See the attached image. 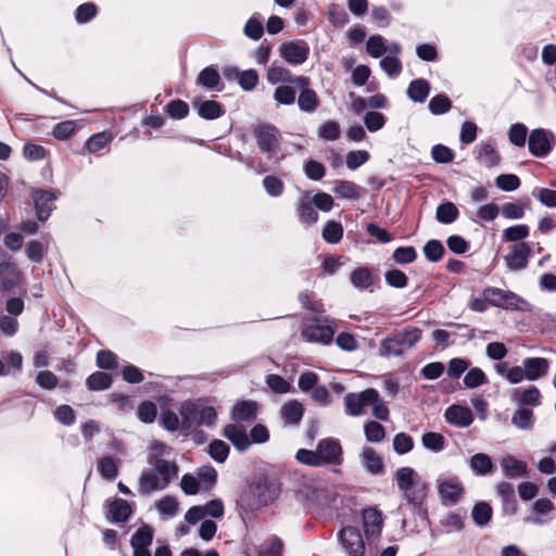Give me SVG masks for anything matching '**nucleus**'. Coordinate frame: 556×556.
Returning a JSON list of instances; mask_svg holds the SVG:
<instances>
[{
    "label": "nucleus",
    "instance_id": "nucleus-6",
    "mask_svg": "<svg viewBox=\"0 0 556 556\" xmlns=\"http://www.w3.org/2000/svg\"><path fill=\"white\" fill-rule=\"evenodd\" d=\"M252 134L261 153L266 154L268 159L280 152L282 140L281 131L273 124L261 123L253 127Z\"/></svg>",
    "mask_w": 556,
    "mask_h": 556
},
{
    "label": "nucleus",
    "instance_id": "nucleus-24",
    "mask_svg": "<svg viewBox=\"0 0 556 556\" xmlns=\"http://www.w3.org/2000/svg\"><path fill=\"white\" fill-rule=\"evenodd\" d=\"M332 191L338 198L346 200H358L364 193V189L350 180L338 179L333 181Z\"/></svg>",
    "mask_w": 556,
    "mask_h": 556
},
{
    "label": "nucleus",
    "instance_id": "nucleus-58",
    "mask_svg": "<svg viewBox=\"0 0 556 556\" xmlns=\"http://www.w3.org/2000/svg\"><path fill=\"white\" fill-rule=\"evenodd\" d=\"M392 258L396 264H410L416 261L417 252L414 247H399L394 250Z\"/></svg>",
    "mask_w": 556,
    "mask_h": 556
},
{
    "label": "nucleus",
    "instance_id": "nucleus-9",
    "mask_svg": "<svg viewBox=\"0 0 556 556\" xmlns=\"http://www.w3.org/2000/svg\"><path fill=\"white\" fill-rule=\"evenodd\" d=\"M552 132L539 128L531 131L528 140L529 151L536 157H545L553 149Z\"/></svg>",
    "mask_w": 556,
    "mask_h": 556
},
{
    "label": "nucleus",
    "instance_id": "nucleus-19",
    "mask_svg": "<svg viewBox=\"0 0 556 556\" xmlns=\"http://www.w3.org/2000/svg\"><path fill=\"white\" fill-rule=\"evenodd\" d=\"M363 526L368 540L377 539L380 535L383 526L381 513L371 507L364 509Z\"/></svg>",
    "mask_w": 556,
    "mask_h": 556
},
{
    "label": "nucleus",
    "instance_id": "nucleus-33",
    "mask_svg": "<svg viewBox=\"0 0 556 556\" xmlns=\"http://www.w3.org/2000/svg\"><path fill=\"white\" fill-rule=\"evenodd\" d=\"M503 473L507 478H518L527 475V464L523 460L513 456H507L502 460Z\"/></svg>",
    "mask_w": 556,
    "mask_h": 556
},
{
    "label": "nucleus",
    "instance_id": "nucleus-36",
    "mask_svg": "<svg viewBox=\"0 0 556 556\" xmlns=\"http://www.w3.org/2000/svg\"><path fill=\"white\" fill-rule=\"evenodd\" d=\"M459 216V211L457 206L450 201L443 202L437 207L435 218L441 224H452Z\"/></svg>",
    "mask_w": 556,
    "mask_h": 556
},
{
    "label": "nucleus",
    "instance_id": "nucleus-35",
    "mask_svg": "<svg viewBox=\"0 0 556 556\" xmlns=\"http://www.w3.org/2000/svg\"><path fill=\"white\" fill-rule=\"evenodd\" d=\"M511 424L520 430H531L534 425L533 410L526 407L517 408L511 416Z\"/></svg>",
    "mask_w": 556,
    "mask_h": 556
},
{
    "label": "nucleus",
    "instance_id": "nucleus-22",
    "mask_svg": "<svg viewBox=\"0 0 556 556\" xmlns=\"http://www.w3.org/2000/svg\"><path fill=\"white\" fill-rule=\"evenodd\" d=\"M526 379L535 381L547 375L549 361L544 357H527L522 361Z\"/></svg>",
    "mask_w": 556,
    "mask_h": 556
},
{
    "label": "nucleus",
    "instance_id": "nucleus-60",
    "mask_svg": "<svg viewBox=\"0 0 556 556\" xmlns=\"http://www.w3.org/2000/svg\"><path fill=\"white\" fill-rule=\"evenodd\" d=\"M178 502L174 496L165 495L156 502L155 506L161 515H165L169 518L176 516L178 511Z\"/></svg>",
    "mask_w": 556,
    "mask_h": 556
},
{
    "label": "nucleus",
    "instance_id": "nucleus-44",
    "mask_svg": "<svg viewBox=\"0 0 556 556\" xmlns=\"http://www.w3.org/2000/svg\"><path fill=\"white\" fill-rule=\"evenodd\" d=\"M220 81L218 71L212 66L202 70L198 76V84L207 89H215Z\"/></svg>",
    "mask_w": 556,
    "mask_h": 556
},
{
    "label": "nucleus",
    "instance_id": "nucleus-53",
    "mask_svg": "<svg viewBox=\"0 0 556 556\" xmlns=\"http://www.w3.org/2000/svg\"><path fill=\"white\" fill-rule=\"evenodd\" d=\"M384 279L388 286L396 289L405 288L408 282L406 274L397 268L387 270L384 273Z\"/></svg>",
    "mask_w": 556,
    "mask_h": 556
},
{
    "label": "nucleus",
    "instance_id": "nucleus-48",
    "mask_svg": "<svg viewBox=\"0 0 556 556\" xmlns=\"http://www.w3.org/2000/svg\"><path fill=\"white\" fill-rule=\"evenodd\" d=\"M414 445L413 438L405 432H399L393 438V450L399 455L409 453L414 448Z\"/></svg>",
    "mask_w": 556,
    "mask_h": 556
},
{
    "label": "nucleus",
    "instance_id": "nucleus-39",
    "mask_svg": "<svg viewBox=\"0 0 556 556\" xmlns=\"http://www.w3.org/2000/svg\"><path fill=\"white\" fill-rule=\"evenodd\" d=\"M478 159L488 168L496 166L500 162V155L490 142L482 143L479 147Z\"/></svg>",
    "mask_w": 556,
    "mask_h": 556
},
{
    "label": "nucleus",
    "instance_id": "nucleus-17",
    "mask_svg": "<svg viewBox=\"0 0 556 556\" xmlns=\"http://www.w3.org/2000/svg\"><path fill=\"white\" fill-rule=\"evenodd\" d=\"M438 492L442 501L455 504L464 495V488L458 478L454 477L440 481L438 484Z\"/></svg>",
    "mask_w": 556,
    "mask_h": 556
},
{
    "label": "nucleus",
    "instance_id": "nucleus-30",
    "mask_svg": "<svg viewBox=\"0 0 556 556\" xmlns=\"http://www.w3.org/2000/svg\"><path fill=\"white\" fill-rule=\"evenodd\" d=\"M469 466L476 476H486L494 470L492 458L484 453L472 455L469 460Z\"/></svg>",
    "mask_w": 556,
    "mask_h": 556
},
{
    "label": "nucleus",
    "instance_id": "nucleus-52",
    "mask_svg": "<svg viewBox=\"0 0 556 556\" xmlns=\"http://www.w3.org/2000/svg\"><path fill=\"white\" fill-rule=\"evenodd\" d=\"M529 236V227L520 224L510 226L503 231V240L506 242H517Z\"/></svg>",
    "mask_w": 556,
    "mask_h": 556
},
{
    "label": "nucleus",
    "instance_id": "nucleus-21",
    "mask_svg": "<svg viewBox=\"0 0 556 556\" xmlns=\"http://www.w3.org/2000/svg\"><path fill=\"white\" fill-rule=\"evenodd\" d=\"M33 198L38 219L41 222L48 219L54 208L55 194L46 190H37L34 192Z\"/></svg>",
    "mask_w": 556,
    "mask_h": 556
},
{
    "label": "nucleus",
    "instance_id": "nucleus-38",
    "mask_svg": "<svg viewBox=\"0 0 556 556\" xmlns=\"http://www.w3.org/2000/svg\"><path fill=\"white\" fill-rule=\"evenodd\" d=\"M313 202L303 198L298 206V215L301 223L313 225L318 220V213L316 212Z\"/></svg>",
    "mask_w": 556,
    "mask_h": 556
},
{
    "label": "nucleus",
    "instance_id": "nucleus-56",
    "mask_svg": "<svg viewBox=\"0 0 556 556\" xmlns=\"http://www.w3.org/2000/svg\"><path fill=\"white\" fill-rule=\"evenodd\" d=\"M488 382L486 376L481 368L473 367L464 377V384L469 389L478 388Z\"/></svg>",
    "mask_w": 556,
    "mask_h": 556
},
{
    "label": "nucleus",
    "instance_id": "nucleus-1",
    "mask_svg": "<svg viewBox=\"0 0 556 556\" xmlns=\"http://www.w3.org/2000/svg\"><path fill=\"white\" fill-rule=\"evenodd\" d=\"M279 486L267 478H257L242 491L238 498L239 507L245 513H254L271 504L279 495Z\"/></svg>",
    "mask_w": 556,
    "mask_h": 556
},
{
    "label": "nucleus",
    "instance_id": "nucleus-18",
    "mask_svg": "<svg viewBox=\"0 0 556 556\" xmlns=\"http://www.w3.org/2000/svg\"><path fill=\"white\" fill-rule=\"evenodd\" d=\"M444 418L450 425L458 428L469 427L473 421L471 410L466 406L456 404L451 405L445 409Z\"/></svg>",
    "mask_w": 556,
    "mask_h": 556
},
{
    "label": "nucleus",
    "instance_id": "nucleus-40",
    "mask_svg": "<svg viewBox=\"0 0 556 556\" xmlns=\"http://www.w3.org/2000/svg\"><path fill=\"white\" fill-rule=\"evenodd\" d=\"M343 226L336 220H328L323 229V239L330 244H337L343 237Z\"/></svg>",
    "mask_w": 556,
    "mask_h": 556
},
{
    "label": "nucleus",
    "instance_id": "nucleus-13",
    "mask_svg": "<svg viewBox=\"0 0 556 556\" xmlns=\"http://www.w3.org/2000/svg\"><path fill=\"white\" fill-rule=\"evenodd\" d=\"M104 507L105 517L112 523L127 522L134 513L130 504L119 497L114 498L112 502H106Z\"/></svg>",
    "mask_w": 556,
    "mask_h": 556
},
{
    "label": "nucleus",
    "instance_id": "nucleus-57",
    "mask_svg": "<svg viewBox=\"0 0 556 556\" xmlns=\"http://www.w3.org/2000/svg\"><path fill=\"white\" fill-rule=\"evenodd\" d=\"M340 125L336 121H328L318 127V136L321 139L334 141L340 138Z\"/></svg>",
    "mask_w": 556,
    "mask_h": 556
},
{
    "label": "nucleus",
    "instance_id": "nucleus-62",
    "mask_svg": "<svg viewBox=\"0 0 556 556\" xmlns=\"http://www.w3.org/2000/svg\"><path fill=\"white\" fill-rule=\"evenodd\" d=\"M138 418L146 424H151L155 420L157 415V407L151 401H143L137 409Z\"/></svg>",
    "mask_w": 556,
    "mask_h": 556
},
{
    "label": "nucleus",
    "instance_id": "nucleus-7",
    "mask_svg": "<svg viewBox=\"0 0 556 556\" xmlns=\"http://www.w3.org/2000/svg\"><path fill=\"white\" fill-rule=\"evenodd\" d=\"M377 401V390L366 389L358 393H348L344 396L345 412L350 416H359L364 413L365 407Z\"/></svg>",
    "mask_w": 556,
    "mask_h": 556
},
{
    "label": "nucleus",
    "instance_id": "nucleus-32",
    "mask_svg": "<svg viewBox=\"0 0 556 556\" xmlns=\"http://www.w3.org/2000/svg\"><path fill=\"white\" fill-rule=\"evenodd\" d=\"M198 114L207 121L216 119L224 114L223 106L215 100L195 102Z\"/></svg>",
    "mask_w": 556,
    "mask_h": 556
},
{
    "label": "nucleus",
    "instance_id": "nucleus-27",
    "mask_svg": "<svg viewBox=\"0 0 556 556\" xmlns=\"http://www.w3.org/2000/svg\"><path fill=\"white\" fill-rule=\"evenodd\" d=\"M363 467L371 475H380L383 472V462L375 448L370 446L364 447L361 454Z\"/></svg>",
    "mask_w": 556,
    "mask_h": 556
},
{
    "label": "nucleus",
    "instance_id": "nucleus-28",
    "mask_svg": "<svg viewBox=\"0 0 556 556\" xmlns=\"http://www.w3.org/2000/svg\"><path fill=\"white\" fill-rule=\"evenodd\" d=\"M303 405L296 400L288 401L280 409L281 418L286 425H299L303 417Z\"/></svg>",
    "mask_w": 556,
    "mask_h": 556
},
{
    "label": "nucleus",
    "instance_id": "nucleus-2",
    "mask_svg": "<svg viewBox=\"0 0 556 556\" xmlns=\"http://www.w3.org/2000/svg\"><path fill=\"white\" fill-rule=\"evenodd\" d=\"M177 475L178 466L175 462L156 458L152 468L141 472L138 481V492L141 495H149L162 491L168 486Z\"/></svg>",
    "mask_w": 556,
    "mask_h": 556
},
{
    "label": "nucleus",
    "instance_id": "nucleus-31",
    "mask_svg": "<svg viewBox=\"0 0 556 556\" xmlns=\"http://www.w3.org/2000/svg\"><path fill=\"white\" fill-rule=\"evenodd\" d=\"M394 479L401 492L407 491L413 484L421 480L412 467L399 468L394 473Z\"/></svg>",
    "mask_w": 556,
    "mask_h": 556
},
{
    "label": "nucleus",
    "instance_id": "nucleus-20",
    "mask_svg": "<svg viewBox=\"0 0 556 556\" xmlns=\"http://www.w3.org/2000/svg\"><path fill=\"white\" fill-rule=\"evenodd\" d=\"M334 330L329 325L314 324L308 325L302 330V337L307 342L330 343L333 339Z\"/></svg>",
    "mask_w": 556,
    "mask_h": 556
},
{
    "label": "nucleus",
    "instance_id": "nucleus-29",
    "mask_svg": "<svg viewBox=\"0 0 556 556\" xmlns=\"http://www.w3.org/2000/svg\"><path fill=\"white\" fill-rule=\"evenodd\" d=\"M430 84L425 78H417L409 83L406 90L407 97L418 103H424L430 93Z\"/></svg>",
    "mask_w": 556,
    "mask_h": 556
},
{
    "label": "nucleus",
    "instance_id": "nucleus-63",
    "mask_svg": "<svg viewBox=\"0 0 556 556\" xmlns=\"http://www.w3.org/2000/svg\"><path fill=\"white\" fill-rule=\"evenodd\" d=\"M380 67L391 78L397 77L402 72V63L396 56L382 58Z\"/></svg>",
    "mask_w": 556,
    "mask_h": 556
},
{
    "label": "nucleus",
    "instance_id": "nucleus-43",
    "mask_svg": "<svg viewBox=\"0 0 556 556\" xmlns=\"http://www.w3.org/2000/svg\"><path fill=\"white\" fill-rule=\"evenodd\" d=\"M295 86L293 85H282L275 89L274 91V100L278 104L282 105H291L295 102Z\"/></svg>",
    "mask_w": 556,
    "mask_h": 556
},
{
    "label": "nucleus",
    "instance_id": "nucleus-11",
    "mask_svg": "<svg viewBox=\"0 0 556 556\" xmlns=\"http://www.w3.org/2000/svg\"><path fill=\"white\" fill-rule=\"evenodd\" d=\"M320 465H339L342 462V447L334 439H323L316 447Z\"/></svg>",
    "mask_w": 556,
    "mask_h": 556
},
{
    "label": "nucleus",
    "instance_id": "nucleus-41",
    "mask_svg": "<svg viewBox=\"0 0 556 556\" xmlns=\"http://www.w3.org/2000/svg\"><path fill=\"white\" fill-rule=\"evenodd\" d=\"M112 382V377L109 374L96 371L87 378L86 384L92 391H102L109 389Z\"/></svg>",
    "mask_w": 556,
    "mask_h": 556
},
{
    "label": "nucleus",
    "instance_id": "nucleus-59",
    "mask_svg": "<svg viewBox=\"0 0 556 556\" xmlns=\"http://www.w3.org/2000/svg\"><path fill=\"white\" fill-rule=\"evenodd\" d=\"M498 213V205L495 203H489L480 206L476 213V217H470V219L475 223H478L479 220L492 222L497 217Z\"/></svg>",
    "mask_w": 556,
    "mask_h": 556
},
{
    "label": "nucleus",
    "instance_id": "nucleus-46",
    "mask_svg": "<svg viewBox=\"0 0 556 556\" xmlns=\"http://www.w3.org/2000/svg\"><path fill=\"white\" fill-rule=\"evenodd\" d=\"M98 469L106 480H114L118 475V466L112 456H104L99 459Z\"/></svg>",
    "mask_w": 556,
    "mask_h": 556
},
{
    "label": "nucleus",
    "instance_id": "nucleus-23",
    "mask_svg": "<svg viewBox=\"0 0 556 556\" xmlns=\"http://www.w3.org/2000/svg\"><path fill=\"white\" fill-rule=\"evenodd\" d=\"M257 417V404L253 401H240L231 409V418L235 421L252 422Z\"/></svg>",
    "mask_w": 556,
    "mask_h": 556
},
{
    "label": "nucleus",
    "instance_id": "nucleus-14",
    "mask_svg": "<svg viewBox=\"0 0 556 556\" xmlns=\"http://www.w3.org/2000/svg\"><path fill=\"white\" fill-rule=\"evenodd\" d=\"M21 279V273L15 265L10 262L7 254L0 255V289L10 292L16 287Z\"/></svg>",
    "mask_w": 556,
    "mask_h": 556
},
{
    "label": "nucleus",
    "instance_id": "nucleus-3",
    "mask_svg": "<svg viewBox=\"0 0 556 556\" xmlns=\"http://www.w3.org/2000/svg\"><path fill=\"white\" fill-rule=\"evenodd\" d=\"M181 430L189 431L194 427H212L217 414L213 406L204 405L201 401H186L180 405Z\"/></svg>",
    "mask_w": 556,
    "mask_h": 556
},
{
    "label": "nucleus",
    "instance_id": "nucleus-37",
    "mask_svg": "<svg viewBox=\"0 0 556 556\" xmlns=\"http://www.w3.org/2000/svg\"><path fill=\"white\" fill-rule=\"evenodd\" d=\"M492 515L493 509L486 502L477 503L471 510L472 520L480 528L485 527L490 522Z\"/></svg>",
    "mask_w": 556,
    "mask_h": 556
},
{
    "label": "nucleus",
    "instance_id": "nucleus-15",
    "mask_svg": "<svg viewBox=\"0 0 556 556\" xmlns=\"http://www.w3.org/2000/svg\"><path fill=\"white\" fill-rule=\"evenodd\" d=\"M531 254V247L527 242L515 243L510 253L505 256L507 267L510 270H521L527 267Z\"/></svg>",
    "mask_w": 556,
    "mask_h": 556
},
{
    "label": "nucleus",
    "instance_id": "nucleus-25",
    "mask_svg": "<svg viewBox=\"0 0 556 556\" xmlns=\"http://www.w3.org/2000/svg\"><path fill=\"white\" fill-rule=\"evenodd\" d=\"M296 87L301 89L300 94L298 97L299 109L304 113L315 112L320 104L316 91L309 88V85Z\"/></svg>",
    "mask_w": 556,
    "mask_h": 556
},
{
    "label": "nucleus",
    "instance_id": "nucleus-61",
    "mask_svg": "<svg viewBox=\"0 0 556 556\" xmlns=\"http://www.w3.org/2000/svg\"><path fill=\"white\" fill-rule=\"evenodd\" d=\"M366 440L369 442H381L386 437V429L377 421H368L364 427Z\"/></svg>",
    "mask_w": 556,
    "mask_h": 556
},
{
    "label": "nucleus",
    "instance_id": "nucleus-45",
    "mask_svg": "<svg viewBox=\"0 0 556 556\" xmlns=\"http://www.w3.org/2000/svg\"><path fill=\"white\" fill-rule=\"evenodd\" d=\"M421 443L425 448L438 453L444 450L445 438L438 432H426L421 437Z\"/></svg>",
    "mask_w": 556,
    "mask_h": 556
},
{
    "label": "nucleus",
    "instance_id": "nucleus-49",
    "mask_svg": "<svg viewBox=\"0 0 556 556\" xmlns=\"http://www.w3.org/2000/svg\"><path fill=\"white\" fill-rule=\"evenodd\" d=\"M229 446L222 440H213L208 447L207 452L210 456L216 462V463H224L228 455H229Z\"/></svg>",
    "mask_w": 556,
    "mask_h": 556
},
{
    "label": "nucleus",
    "instance_id": "nucleus-10",
    "mask_svg": "<svg viewBox=\"0 0 556 556\" xmlns=\"http://www.w3.org/2000/svg\"><path fill=\"white\" fill-rule=\"evenodd\" d=\"M280 55L291 65H301L309 55V47L303 41H289L280 47Z\"/></svg>",
    "mask_w": 556,
    "mask_h": 556
},
{
    "label": "nucleus",
    "instance_id": "nucleus-8",
    "mask_svg": "<svg viewBox=\"0 0 556 556\" xmlns=\"http://www.w3.org/2000/svg\"><path fill=\"white\" fill-rule=\"evenodd\" d=\"M338 538L349 556L365 555V543L358 528L344 527L339 531Z\"/></svg>",
    "mask_w": 556,
    "mask_h": 556
},
{
    "label": "nucleus",
    "instance_id": "nucleus-50",
    "mask_svg": "<svg viewBox=\"0 0 556 556\" xmlns=\"http://www.w3.org/2000/svg\"><path fill=\"white\" fill-rule=\"evenodd\" d=\"M428 108L433 115H441L451 110L452 101L447 96L440 93L429 101Z\"/></svg>",
    "mask_w": 556,
    "mask_h": 556
},
{
    "label": "nucleus",
    "instance_id": "nucleus-55",
    "mask_svg": "<svg viewBox=\"0 0 556 556\" xmlns=\"http://www.w3.org/2000/svg\"><path fill=\"white\" fill-rule=\"evenodd\" d=\"M366 50L370 56L380 58L388 51L384 45V38L380 35L370 36L366 43Z\"/></svg>",
    "mask_w": 556,
    "mask_h": 556
},
{
    "label": "nucleus",
    "instance_id": "nucleus-16",
    "mask_svg": "<svg viewBox=\"0 0 556 556\" xmlns=\"http://www.w3.org/2000/svg\"><path fill=\"white\" fill-rule=\"evenodd\" d=\"M223 435L229 440L239 452H244L251 446L249 434L241 425H226L223 429Z\"/></svg>",
    "mask_w": 556,
    "mask_h": 556
},
{
    "label": "nucleus",
    "instance_id": "nucleus-51",
    "mask_svg": "<svg viewBox=\"0 0 556 556\" xmlns=\"http://www.w3.org/2000/svg\"><path fill=\"white\" fill-rule=\"evenodd\" d=\"M305 176L315 181L321 180L326 175V167L323 163L315 161V160H308L304 163L303 166Z\"/></svg>",
    "mask_w": 556,
    "mask_h": 556
},
{
    "label": "nucleus",
    "instance_id": "nucleus-34",
    "mask_svg": "<svg viewBox=\"0 0 556 556\" xmlns=\"http://www.w3.org/2000/svg\"><path fill=\"white\" fill-rule=\"evenodd\" d=\"M351 283L358 290H367L374 285V276L368 267H358L351 274Z\"/></svg>",
    "mask_w": 556,
    "mask_h": 556
},
{
    "label": "nucleus",
    "instance_id": "nucleus-47",
    "mask_svg": "<svg viewBox=\"0 0 556 556\" xmlns=\"http://www.w3.org/2000/svg\"><path fill=\"white\" fill-rule=\"evenodd\" d=\"M424 254L431 263L439 262L444 254V247L440 240L431 239L424 245Z\"/></svg>",
    "mask_w": 556,
    "mask_h": 556
},
{
    "label": "nucleus",
    "instance_id": "nucleus-12",
    "mask_svg": "<svg viewBox=\"0 0 556 556\" xmlns=\"http://www.w3.org/2000/svg\"><path fill=\"white\" fill-rule=\"evenodd\" d=\"M267 80L271 85L290 84L293 86L311 85V79L307 76H294L288 68L282 66L271 65L267 71Z\"/></svg>",
    "mask_w": 556,
    "mask_h": 556
},
{
    "label": "nucleus",
    "instance_id": "nucleus-26",
    "mask_svg": "<svg viewBox=\"0 0 556 556\" xmlns=\"http://www.w3.org/2000/svg\"><path fill=\"white\" fill-rule=\"evenodd\" d=\"M428 494V483L422 479L413 484L407 491H402L403 498L414 507H420Z\"/></svg>",
    "mask_w": 556,
    "mask_h": 556
},
{
    "label": "nucleus",
    "instance_id": "nucleus-4",
    "mask_svg": "<svg viewBox=\"0 0 556 556\" xmlns=\"http://www.w3.org/2000/svg\"><path fill=\"white\" fill-rule=\"evenodd\" d=\"M421 337L418 328L404 329L381 341L379 355L381 357L401 356L405 351L413 348Z\"/></svg>",
    "mask_w": 556,
    "mask_h": 556
},
{
    "label": "nucleus",
    "instance_id": "nucleus-64",
    "mask_svg": "<svg viewBox=\"0 0 556 556\" xmlns=\"http://www.w3.org/2000/svg\"><path fill=\"white\" fill-rule=\"evenodd\" d=\"M387 118L382 113L369 111L364 116V124L366 128L374 132L378 131L386 125Z\"/></svg>",
    "mask_w": 556,
    "mask_h": 556
},
{
    "label": "nucleus",
    "instance_id": "nucleus-42",
    "mask_svg": "<svg viewBox=\"0 0 556 556\" xmlns=\"http://www.w3.org/2000/svg\"><path fill=\"white\" fill-rule=\"evenodd\" d=\"M153 540L152 528L148 525L140 527L131 536L130 544L132 548L149 547Z\"/></svg>",
    "mask_w": 556,
    "mask_h": 556
},
{
    "label": "nucleus",
    "instance_id": "nucleus-54",
    "mask_svg": "<svg viewBox=\"0 0 556 556\" xmlns=\"http://www.w3.org/2000/svg\"><path fill=\"white\" fill-rule=\"evenodd\" d=\"M243 33L248 38L258 40L264 34L262 20L256 15L250 17L244 25Z\"/></svg>",
    "mask_w": 556,
    "mask_h": 556
},
{
    "label": "nucleus",
    "instance_id": "nucleus-5",
    "mask_svg": "<svg viewBox=\"0 0 556 556\" xmlns=\"http://www.w3.org/2000/svg\"><path fill=\"white\" fill-rule=\"evenodd\" d=\"M482 294L485 295L488 303L494 307L518 312H531L532 309L531 304L526 299L510 290L486 287Z\"/></svg>",
    "mask_w": 556,
    "mask_h": 556
}]
</instances>
